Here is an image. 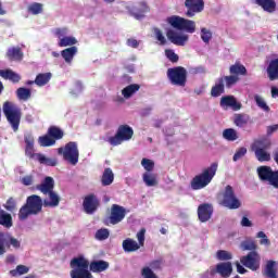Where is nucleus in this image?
Masks as SVG:
<instances>
[{
	"instance_id": "nucleus-62",
	"label": "nucleus",
	"mask_w": 278,
	"mask_h": 278,
	"mask_svg": "<svg viewBox=\"0 0 278 278\" xmlns=\"http://www.w3.org/2000/svg\"><path fill=\"white\" fill-rule=\"evenodd\" d=\"M21 182L23 184V186H31V184H34V176L31 175L24 176L21 179Z\"/></svg>"
},
{
	"instance_id": "nucleus-33",
	"label": "nucleus",
	"mask_w": 278,
	"mask_h": 278,
	"mask_svg": "<svg viewBox=\"0 0 278 278\" xmlns=\"http://www.w3.org/2000/svg\"><path fill=\"white\" fill-rule=\"evenodd\" d=\"M138 90H140V85L131 84V85L126 86L122 90V96L124 97V99H131V97H134V94H136V92H138Z\"/></svg>"
},
{
	"instance_id": "nucleus-10",
	"label": "nucleus",
	"mask_w": 278,
	"mask_h": 278,
	"mask_svg": "<svg viewBox=\"0 0 278 278\" xmlns=\"http://www.w3.org/2000/svg\"><path fill=\"white\" fill-rule=\"evenodd\" d=\"M59 155H63V160L72 164V166H76L77 162H79V149H77V142L70 141L65 144L64 148L58 149Z\"/></svg>"
},
{
	"instance_id": "nucleus-43",
	"label": "nucleus",
	"mask_w": 278,
	"mask_h": 278,
	"mask_svg": "<svg viewBox=\"0 0 278 278\" xmlns=\"http://www.w3.org/2000/svg\"><path fill=\"white\" fill-rule=\"evenodd\" d=\"M48 81H51V73L38 74L35 78L36 86H47Z\"/></svg>"
},
{
	"instance_id": "nucleus-44",
	"label": "nucleus",
	"mask_w": 278,
	"mask_h": 278,
	"mask_svg": "<svg viewBox=\"0 0 278 278\" xmlns=\"http://www.w3.org/2000/svg\"><path fill=\"white\" fill-rule=\"evenodd\" d=\"M142 179L148 187L157 186V176L155 174H151L149 172H146L142 176Z\"/></svg>"
},
{
	"instance_id": "nucleus-53",
	"label": "nucleus",
	"mask_w": 278,
	"mask_h": 278,
	"mask_svg": "<svg viewBox=\"0 0 278 278\" xmlns=\"http://www.w3.org/2000/svg\"><path fill=\"white\" fill-rule=\"evenodd\" d=\"M216 257H217V260H219V262H227V261L231 260L232 255H231V253H229L225 250H218L216 253Z\"/></svg>"
},
{
	"instance_id": "nucleus-4",
	"label": "nucleus",
	"mask_w": 278,
	"mask_h": 278,
	"mask_svg": "<svg viewBox=\"0 0 278 278\" xmlns=\"http://www.w3.org/2000/svg\"><path fill=\"white\" fill-rule=\"evenodd\" d=\"M2 112L13 131H18V127H21V118L23 116L21 108L14 104V102L7 101L2 105Z\"/></svg>"
},
{
	"instance_id": "nucleus-59",
	"label": "nucleus",
	"mask_w": 278,
	"mask_h": 278,
	"mask_svg": "<svg viewBox=\"0 0 278 278\" xmlns=\"http://www.w3.org/2000/svg\"><path fill=\"white\" fill-rule=\"evenodd\" d=\"M244 155H247V148L241 147L236 151L235 155L232 156V160L233 162H238V160H242Z\"/></svg>"
},
{
	"instance_id": "nucleus-31",
	"label": "nucleus",
	"mask_w": 278,
	"mask_h": 278,
	"mask_svg": "<svg viewBox=\"0 0 278 278\" xmlns=\"http://www.w3.org/2000/svg\"><path fill=\"white\" fill-rule=\"evenodd\" d=\"M47 194L49 200H43V207H58V205H60V195H58L55 191H50Z\"/></svg>"
},
{
	"instance_id": "nucleus-42",
	"label": "nucleus",
	"mask_w": 278,
	"mask_h": 278,
	"mask_svg": "<svg viewBox=\"0 0 278 278\" xmlns=\"http://www.w3.org/2000/svg\"><path fill=\"white\" fill-rule=\"evenodd\" d=\"M230 75H247V67L240 63H235L229 67Z\"/></svg>"
},
{
	"instance_id": "nucleus-29",
	"label": "nucleus",
	"mask_w": 278,
	"mask_h": 278,
	"mask_svg": "<svg viewBox=\"0 0 278 278\" xmlns=\"http://www.w3.org/2000/svg\"><path fill=\"white\" fill-rule=\"evenodd\" d=\"M249 123H253L249 114H244V113L235 114L233 124L237 127H247Z\"/></svg>"
},
{
	"instance_id": "nucleus-57",
	"label": "nucleus",
	"mask_w": 278,
	"mask_h": 278,
	"mask_svg": "<svg viewBox=\"0 0 278 278\" xmlns=\"http://www.w3.org/2000/svg\"><path fill=\"white\" fill-rule=\"evenodd\" d=\"M140 15H135L136 18H139L140 16H143L142 14H147V12H150L149 4H147L146 1L139 2V10H137Z\"/></svg>"
},
{
	"instance_id": "nucleus-14",
	"label": "nucleus",
	"mask_w": 278,
	"mask_h": 278,
	"mask_svg": "<svg viewBox=\"0 0 278 278\" xmlns=\"http://www.w3.org/2000/svg\"><path fill=\"white\" fill-rule=\"evenodd\" d=\"M186 16L188 18H192V16H197V14H201L203 10H205V1L204 0H185Z\"/></svg>"
},
{
	"instance_id": "nucleus-38",
	"label": "nucleus",
	"mask_w": 278,
	"mask_h": 278,
	"mask_svg": "<svg viewBox=\"0 0 278 278\" xmlns=\"http://www.w3.org/2000/svg\"><path fill=\"white\" fill-rule=\"evenodd\" d=\"M0 225H2V227H7V229H10L13 225L12 215L3 210H0Z\"/></svg>"
},
{
	"instance_id": "nucleus-15",
	"label": "nucleus",
	"mask_w": 278,
	"mask_h": 278,
	"mask_svg": "<svg viewBox=\"0 0 278 278\" xmlns=\"http://www.w3.org/2000/svg\"><path fill=\"white\" fill-rule=\"evenodd\" d=\"M261 260L260 254L256 251H252L245 256H242L240 262L250 270H258Z\"/></svg>"
},
{
	"instance_id": "nucleus-61",
	"label": "nucleus",
	"mask_w": 278,
	"mask_h": 278,
	"mask_svg": "<svg viewBox=\"0 0 278 278\" xmlns=\"http://www.w3.org/2000/svg\"><path fill=\"white\" fill-rule=\"evenodd\" d=\"M144 233H147V229L144 228H141L140 231L137 232V240L140 247H144Z\"/></svg>"
},
{
	"instance_id": "nucleus-46",
	"label": "nucleus",
	"mask_w": 278,
	"mask_h": 278,
	"mask_svg": "<svg viewBox=\"0 0 278 278\" xmlns=\"http://www.w3.org/2000/svg\"><path fill=\"white\" fill-rule=\"evenodd\" d=\"M223 138L228 142H235V140H238V131L233 128H227L223 131Z\"/></svg>"
},
{
	"instance_id": "nucleus-18",
	"label": "nucleus",
	"mask_w": 278,
	"mask_h": 278,
	"mask_svg": "<svg viewBox=\"0 0 278 278\" xmlns=\"http://www.w3.org/2000/svg\"><path fill=\"white\" fill-rule=\"evenodd\" d=\"M214 214V206L210 203H203L198 206V218L200 223H207Z\"/></svg>"
},
{
	"instance_id": "nucleus-45",
	"label": "nucleus",
	"mask_w": 278,
	"mask_h": 278,
	"mask_svg": "<svg viewBox=\"0 0 278 278\" xmlns=\"http://www.w3.org/2000/svg\"><path fill=\"white\" fill-rule=\"evenodd\" d=\"M38 144L40 147H53L55 144V139H53L51 136L43 135L38 138Z\"/></svg>"
},
{
	"instance_id": "nucleus-30",
	"label": "nucleus",
	"mask_w": 278,
	"mask_h": 278,
	"mask_svg": "<svg viewBox=\"0 0 278 278\" xmlns=\"http://www.w3.org/2000/svg\"><path fill=\"white\" fill-rule=\"evenodd\" d=\"M122 247L125 253H134L140 249L138 242L131 238L125 239L122 243Z\"/></svg>"
},
{
	"instance_id": "nucleus-22",
	"label": "nucleus",
	"mask_w": 278,
	"mask_h": 278,
	"mask_svg": "<svg viewBox=\"0 0 278 278\" xmlns=\"http://www.w3.org/2000/svg\"><path fill=\"white\" fill-rule=\"evenodd\" d=\"M0 238L2 240L3 247L7 249H10L11 247L13 249H21V242L18 239L12 237L10 233L0 232Z\"/></svg>"
},
{
	"instance_id": "nucleus-60",
	"label": "nucleus",
	"mask_w": 278,
	"mask_h": 278,
	"mask_svg": "<svg viewBox=\"0 0 278 278\" xmlns=\"http://www.w3.org/2000/svg\"><path fill=\"white\" fill-rule=\"evenodd\" d=\"M256 238H261L260 244H265L266 247H270V240L266 236L264 231H258Z\"/></svg>"
},
{
	"instance_id": "nucleus-21",
	"label": "nucleus",
	"mask_w": 278,
	"mask_h": 278,
	"mask_svg": "<svg viewBox=\"0 0 278 278\" xmlns=\"http://www.w3.org/2000/svg\"><path fill=\"white\" fill-rule=\"evenodd\" d=\"M5 58H8L10 62H23L25 54L21 47H12L7 50Z\"/></svg>"
},
{
	"instance_id": "nucleus-3",
	"label": "nucleus",
	"mask_w": 278,
	"mask_h": 278,
	"mask_svg": "<svg viewBox=\"0 0 278 278\" xmlns=\"http://www.w3.org/2000/svg\"><path fill=\"white\" fill-rule=\"evenodd\" d=\"M218 170V163H212L210 167L202 170L201 174L195 175L191 181L190 186L192 190H203L212 184V179L216 177V172Z\"/></svg>"
},
{
	"instance_id": "nucleus-13",
	"label": "nucleus",
	"mask_w": 278,
	"mask_h": 278,
	"mask_svg": "<svg viewBox=\"0 0 278 278\" xmlns=\"http://www.w3.org/2000/svg\"><path fill=\"white\" fill-rule=\"evenodd\" d=\"M126 216L127 210L124 206L112 204L110 215L104 218L103 223L106 227H110V225H118L125 220Z\"/></svg>"
},
{
	"instance_id": "nucleus-6",
	"label": "nucleus",
	"mask_w": 278,
	"mask_h": 278,
	"mask_svg": "<svg viewBox=\"0 0 278 278\" xmlns=\"http://www.w3.org/2000/svg\"><path fill=\"white\" fill-rule=\"evenodd\" d=\"M70 266L72 268L70 271L71 278H92V274L88 269L90 263L84 256L74 257Z\"/></svg>"
},
{
	"instance_id": "nucleus-24",
	"label": "nucleus",
	"mask_w": 278,
	"mask_h": 278,
	"mask_svg": "<svg viewBox=\"0 0 278 278\" xmlns=\"http://www.w3.org/2000/svg\"><path fill=\"white\" fill-rule=\"evenodd\" d=\"M36 188L40 190L42 194H49V192H53V188H55V180H53V177L47 176Z\"/></svg>"
},
{
	"instance_id": "nucleus-11",
	"label": "nucleus",
	"mask_w": 278,
	"mask_h": 278,
	"mask_svg": "<svg viewBox=\"0 0 278 278\" xmlns=\"http://www.w3.org/2000/svg\"><path fill=\"white\" fill-rule=\"evenodd\" d=\"M167 77L173 86L184 88L188 81V71L182 66H176L167 70Z\"/></svg>"
},
{
	"instance_id": "nucleus-55",
	"label": "nucleus",
	"mask_w": 278,
	"mask_h": 278,
	"mask_svg": "<svg viewBox=\"0 0 278 278\" xmlns=\"http://www.w3.org/2000/svg\"><path fill=\"white\" fill-rule=\"evenodd\" d=\"M141 166H143L147 173H151L155 168V163L149 159H142Z\"/></svg>"
},
{
	"instance_id": "nucleus-27",
	"label": "nucleus",
	"mask_w": 278,
	"mask_h": 278,
	"mask_svg": "<svg viewBox=\"0 0 278 278\" xmlns=\"http://www.w3.org/2000/svg\"><path fill=\"white\" fill-rule=\"evenodd\" d=\"M110 268L108 261H93L89 264L91 273H103Z\"/></svg>"
},
{
	"instance_id": "nucleus-63",
	"label": "nucleus",
	"mask_w": 278,
	"mask_h": 278,
	"mask_svg": "<svg viewBox=\"0 0 278 278\" xmlns=\"http://www.w3.org/2000/svg\"><path fill=\"white\" fill-rule=\"evenodd\" d=\"M127 46L131 47V49H138L140 47V42L134 38L127 39Z\"/></svg>"
},
{
	"instance_id": "nucleus-49",
	"label": "nucleus",
	"mask_w": 278,
	"mask_h": 278,
	"mask_svg": "<svg viewBox=\"0 0 278 278\" xmlns=\"http://www.w3.org/2000/svg\"><path fill=\"white\" fill-rule=\"evenodd\" d=\"M73 45H77L75 37H63L59 41V47H74Z\"/></svg>"
},
{
	"instance_id": "nucleus-16",
	"label": "nucleus",
	"mask_w": 278,
	"mask_h": 278,
	"mask_svg": "<svg viewBox=\"0 0 278 278\" xmlns=\"http://www.w3.org/2000/svg\"><path fill=\"white\" fill-rule=\"evenodd\" d=\"M99 198H97L94 193L86 195L83 202V207L86 214H94V212L99 210Z\"/></svg>"
},
{
	"instance_id": "nucleus-28",
	"label": "nucleus",
	"mask_w": 278,
	"mask_h": 278,
	"mask_svg": "<svg viewBox=\"0 0 278 278\" xmlns=\"http://www.w3.org/2000/svg\"><path fill=\"white\" fill-rule=\"evenodd\" d=\"M0 77H2V79H9L12 84H18V81H21L18 73L10 68L0 71Z\"/></svg>"
},
{
	"instance_id": "nucleus-48",
	"label": "nucleus",
	"mask_w": 278,
	"mask_h": 278,
	"mask_svg": "<svg viewBox=\"0 0 278 278\" xmlns=\"http://www.w3.org/2000/svg\"><path fill=\"white\" fill-rule=\"evenodd\" d=\"M254 101H255L257 108L263 110V112H270V106H268V104L266 103L264 98H262L261 96L255 94L254 96Z\"/></svg>"
},
{
	"instance_id": "nucleus-5",
	"label": "nucleus",
	"mask_w": 278,
	"mask_h": 278,
	"mask_svg": "<svg viewBox=\"0 0 278 278\" xmlns=\"http://www.w3.org/2000/svg\"><path fill=\"white\" fill-rule=\"evenodd\" d=\"M217 199L219 205L228 210H240L242 207V202H240V199L236 195V191H233V187L230 185L226 186L224 191L218 193Z\"/></svg>"
},
{
	"instance_id": "nucleus-2",
	"label": "nucleus",
	"mask_w": 278,
	"mask_h": 278,
	"mask_svg": "<svg viewBox=\"0 0 278 278\" xmlns=\"http://www.w3.org/2000/svg\"><path fill=\"white\" fill-rule=\"evenodd\" d=\"M24 142L26 144L25 147V155L26 157H29V160H35L36 162H39V164H42L43 166H58V159H51L47 157L42 153H36L34 152V135L30 132L24 135Z\"/></svg>"
},
{
	"instance_id": "nucleus-9",
	"label": "nucleus",
	"mask_w": 278,
	"mask_h": 278,
	"mask_svg": "<svg viewBox=\"0 0 278 278\" xmlns=\"http://www.w3.org/2000/svg\"><path fill=\"white\" fill-rule=\"evenodd\" d=\"M131 138H134V128L125 124L118 126L115 136L109 137L108 142L111 147H118V144H123V142H127Z\"/></svg>"
},
{
	"instance_id": "nucleus-34",
	"label": "nucleus",
	"mask_w": 278,
	"mask_h": 278,
	"mask_svg": "<svg viewBox=\"0 0 278 278\" xmlns=\"http://www.w3.org/2000/svg\"><path fill=\"white\" fill-rule=\"evenodd\" d=\"M114 184V172L112 168L108 167L104 169L102 177H101V185L102 186H112Z\"/></svg>"
},
{
	"instance_id": "nucleus-54",
	"label": "nucleus",
	"mask_w": 278,
	"mask_h": 278,
	"mask_svg": "<svg viewBox=\"0 0 278 278\" xmlns=\"http://www.w3.org/2000/svg\"><path fill=\"white\" fill-rule=\"evenodd\" d=\"M241 249L242 251H256L257 250V244L255 243V241H243L241 243Z\"/></svg>"
},
{
	"instance_id": "nucleus-35",
	"label": "nucleus",
	"mask_w": 278,
	"mask_h": 278,
	"mask_svg": "<svg viewBox=\"0 0 278 278\" xmlns=\"http://www.w3.org/2000/svg\"><path fill=\"white\" fill-rule=\"evenodd\" d=\"M48 135L52 140H54V142H58V140H62V138H64V130L58 126H50L48 128Z\"/></svg>"
},
{
	"instance_id": "nucleus-26",
	"label": "nucleus",
	"mask_w": 278,
	"mask_h": 278,
	"mask_svg": "<svg viewBox=\"0 0 278 278\" xmlns=\"http://www.w3.org/2000/svg\"><path fill=\"white\" fill-rule=\"evenodd\" d=\"M267 77L269 81L278 79V58L273 59L267 66Z\"/></svg>"
},
{
	"instance_id": "nucleus-39",
	"label": "nucleus",
	"mask_w": 278,
	"mask_h": 278,
	"mask_svg": "<svg viewBox=\"0 0 278 278\" xmlns=\"http://www.w3.org/2000/svg\"><path fill=\"white\" fill-rule=\"evenodd\" d=\"M27 11L29 14L38 16V14H42L45 11V5L40 2H33L28 5Z\"/></svg>"
},
{
	"instance_id": "nucleus-20",
	"label": "nucleus",
	"mask_w": 278,
	"mask_h": 278,
	"mask_svg": "<svg viewBox=\"0 0 278 278\" xmlns=\"http://www.w3.org/2000/svg\"><path fill=\"white\" fill-rule=\"evenodd\" d=\"M220 106L222 108H231L235 112L238 110H242V104L236 100L233 96H225L220 99Z\"/></svg>"
},
{
	"instance_id": "nucleus-51",
	"label": "nucleus",
	"mask_w": 278,
	"mask_h": 278,
	"mask_svg": "<svg viewBox=\"0 0 278 278\" xmlns=\"http://www.w3.org/2000/svg\"><path fill=\"white\" fill-rule=\"evenodd\" d=\"M200 36H201V40L205 43V45H210V40H212V30L205 28V27H202L201 28V33H200Z\"/></svg>"
},
{
	"instance_id": "nucleus-36",
	"label": "nucleus",
	"mask_w": 278,
	"mask_h": 278,
	"mask_svg": "<svg viewBox=\"0 0 278 278\" xmlns=\"http://www.w3.org/2000/svg\"><path fill=\"white\" fill-rule=\"evenodd\" d=\"M276 265H277V263L275 261H268L266 266H265V270L263 273L264 277L278 278L277 277V269H275Z\"/></svg>"
},
{
	"instance_id": "nucleus-64",
	"label": "nucleus",
	"mask_w": 278,
	"mask_h": 278,
	"mask_svg": "<svg viewBox=\"0 0 278 278\" xmlns=\"http://www.w3.org/2000/svg\"><path fill=\"white\" fill-rule=\"evenodd\" d=\"M241 227H253V223L249 219V217L243 216L241 219Z\"/></svg>"
},
{
	"instance_id": "nucleus-41",
	"label": "nucleus",
	"mask_w": 278,
	"mask_h": 278,
	"mask_svg": "<svg viewBox=\"0 0 278 278\" xmlns=\"http://www.w3.org/2000/svg\"><path fill=\"white\" fill-rule=\"evenodd\" d=\"M219 79H223V84H226V88H233V86H236L237 83L240 81V77L233 74L219 77Z\"/></svg>"
},
{
	"instance_id": "nucleus-12",
	"label": "nucleus",
	"mask_w": 278,
	"mask_h": 278,
	"mask_svg": "<svg viewBox=\"0 0 278 278\" xmlns=\"http://www.w3.org/2000/svg\"><path fill=\"white\" fill-rule=\"evenodd\" d=\"M258 179L267 181L269 186L278 190V169L273 170L271 166L262 165L256 169Z\"/></svg>"
},
{
	"instance_id": "nucleus-40",
	"label": "nucleus",
	"mask_w": 278,
	"mask_h": 278,
	"mask_svg": "<svg viewBox=\"0 0 278 278\" xmlns=\"http://www.w3.org/2000/svg\"><path fill=\"white\" fill-rule=\"evenodd\" d=\"M16 97L20 101H29V99H31V90L25 87H20L16 90Z\"/></svg>"
},
{
	"instance_id": "nucleus-19",
	"label": "nucleus",
	"mask_w": 278,
	"mask_h": 278,
	"mask_svg": "<svg viewBox=\"0 0 278 278\" xmlns=\"http://www.w3.org/2000/svg\"><path fill=\"white\" fill-rule=\"evenodd\" d=\"M166 37L176 47H184L188 42V35H179L174 29H167Z\"/></svg>"
},
{
	"instance_id": "nucleus-7",
	"label": "nucleus",
	"mask_w": 278,
	"mask_h": 278,
	"mask_svg": "<svg viewBox=\"0 0 278 278\" xmlns=\"http://www.w3.org/2000/svg\"><path fill=\"white\" fill-rule=\"evenodd\" d=\"M271 144L273 143L266 138L257 139L252 143L251 149L258 162H270V152H268V150Z\"/></svg>"
},
{
	"instance_id": "nucleus-1",
	"label": "nucleus",
	"mask_w": 278,
	"mask_h": 278,
	"mask_svg": "<svg viewBox=\"0 0 278 278\" xmlns=\"http://www.w3.org/2000/svg\"><path fill=\"white\" fill-rule=\"evenodd\" d=\"M42 205H45V200L40 195L27 197L26 203L18 211V220H27L29 216H38L42 212Z\"/></svg>"
},
{
	"instance_id": "nucleus-47",
	"label": "nucleus",
	"mask_w": 278,
	"mask_h": 278,
	"mask_svg": "<svg viewBox=\"0 0 278 278\" xmlns=\"http://www.w3.org/2000/svg\"><path fill=\"white\" fill-rule=\"evenodd\" d=\"M11 277H18L21 275H27L29 273V267L25 265H17L15 269L9 271Z\"/></svg>"
},
{
	"instance_id": "nucleus-58",
	"label": "nucleus",
	"mask_w": 278,
	"mask_h": 278,
	"mask_svg": "<svg viewBox=\"0 0 278 278\" xmlns=\"http://www.w3.org/2000/svg\"><path fill=\"white\" fill-rule=\"evenodd\" d=\"M3 207L8 211V212H14V210H16V200H14V198H9L7 200V203L3 205Z\"/></svg>"
},
{
	"instance_id": "nucleus-25",
	"label": "nucleus",
	"mask_w": 278,
	"mask_h": 278,
	"mask_svg": "<svg viewBox=\"0 0 278 278\" xmlns=\"http://www.w3.org/2000/svg\"><path fill=\"white\" fill-rule=\"evenodd\" d=\"M254 3L260 5L264 12H268V14L277 11V2L275 0H254Z\"/></svg>"
},
{
	"instance_id": "nucleus-56",
	"label": "nucleus",
	"mask_w": 278,
	"mask_h": 278,
	"mask_svg": "<svg viewBox=\"0 0 278 278\" xmlns=\"http://www.w3.org/2000/svg\"><path fill=\"white\" fill-rule=\"evenodd\" d=\"M154 36L160 42L161 47H164V45H166V37H164V34L160 28H154Z\"/></svg>"
},
{
	"instance_id": "nucleus-32",
	"label": "nucleus",
	"mask_w": 278,
	"mask_h": 278,
	"mask_svg": "<svg viewBox=\"0 0 278 278\" xmlns=\"http://www.w3.org/2000/svg\"><path fill=\"white\" fill-rule=\"evenodd\" d=\"M61 55L63 60H65L66 64H71L73 62V58L77 55V47L72 46L61 51Z\"/></svg>"
},
{
	"instance_id": "nucleus-37",
	"label": "nucleus",
	"mask_w": 278,
	"mask_h": 278,
	"mask_svg": "<svg viewBox=\"0 0 278 278\" xmlns=\"http://www.w3.org/2000/svg\"><path fill=\"white\" fill-rule=\"evenodd\" d=\"M220 94H225V84L223 79L218 78L217 83L211 89V97H220Z\"/></svg>"
},
{
	"instance_id": "nucleus-50",
	"label": "nucleus",
	"mask_w": 278,
	"mask_h": 278,
	"mask_svg": "<svg viewBox=\"0 0 278 278\" xmlns=\"http://www.w3.org/2000/svg\"><path fill=\"white\" fill-rule=\"evenodd\" d=\"M94 238L96 240L100 241L108 240V238H110V230L108 228L98 229L96 231Z\"/></svg>"
},
{
	"instance_id": "nucleus-17",
	"label": "nucleus",
	"mask_w": 278,
	"mask_h": 278,
	"mask_svg": "<svg viewBox=\"0 0 278 278\" xmlns=\"http://www.w3.org/2000/svg\"><path fill=\"white\" fill-rule=\"evenodd\" d=\"M153 270H162V260H155L150 262L149 266H144L141 269L142 278H159Z\"/></svg>"
},
{
	"instance_id": "nucleus-8",
	"label": "nucleus",
	"mask_w": 278,
	"mask_h": 278,
	"mask_svg": "<svg viewBox=\"0 0 278 278\" xmlns=\"http://www.w3.org/2000/svg\"><path fill=\"white\" fill-rule=\"evenodd\" d=\"M166 23L174 27V29L187 31V34H194V31H197V24L194 23V21L186 20L179 15H172L167 17Z\"/></svg>"
},
{
	"instance_id": "nucleus-23",
	"label": "nucleus",
	"mask_w": 278,
	"mask_h": 278,
	"mask_svg": "<svg viewBox=\"0 0 278 278\" xmlns=\"http://www.w3.org/2000/svg\"><path fill=\"white\" fill-rule=\"evenodd\" d=\"M215 273L223 278H229L231 277V273H233V265H231V262L218 263Z\"/></svg>"
},
{
	"instance_id": "nucleus-52",
	"label": "nucleus",
	"mask_w": 278,
	"mask_h": 278,
	"mask_svg": "<svg viewBox=\"0 0 278 278\" xmlns=\"http://www.w3.org/2000/svg\"><path fill=\"white\" fill-rule=\"evenodd\" d=\"M165 55L167 60H169V62H172L173 64H177V62H179V55L175 53V50H172V49L165 50Z\"/></svg>"
}]
</instances>
